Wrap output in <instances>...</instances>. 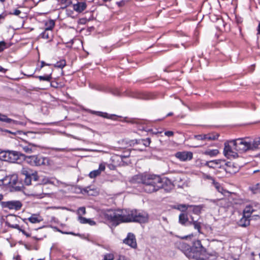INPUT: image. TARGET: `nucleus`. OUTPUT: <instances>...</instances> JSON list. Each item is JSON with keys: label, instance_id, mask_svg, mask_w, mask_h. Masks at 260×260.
Listing matches in <instances>:
<instances>
[{"label": "nucleus", "instance_id": "nucleus-51", "mask_svg": "<svg viewBox=\"0 0 260 260\" xmlns=\"http://www.w3.org/2000/svg\"><path fill=\"white\" fill-rule=\"evenodd\" d=\"M41 67H40V69L43 68L45 66H50V64H47L46 63L45 61H42L41 62Z\"/></svg>", "mask_w": 260, "mask_h": 260}, {"label": "nucleus", "instance_id": "nucleus-7", "mask_svg": "<svg viewBox=\"0 0 260 260\" xmlns=\"http://www.w3.org/2000/svg\"><path fill=\"white\" fill-rule=\"evenodd\" d=\"M24 158L27 162L32 166H39L45 164L46 158L40 155L25 156Z\"/></svg>", "mask_w": 260, "mask_h": 260}, {"label": "nucleus", "instance_id": "nucleus-62", "mask_svg": "<svg viewBox=\"0 0 260 260\" xmlns=\"http://www.w3.org/2000/svg\"><path fill=\"white\" fill-rule=\"evenodd\" d=\"M4 196L2 194H0V201L3 199Z\"/></svg>", "mask_w": 260, "mask_h": 260}, {"label": "nucleus", "instance_id": "nucleus-44", "mask_svg": "<svg viewBox=\"0 0 260 260\" xmlns=\"http://www.w3.org/2000/svg\"><path fill=\"white\" fill-rule=\"evenodd\" d=\"M40 183L42 184H51L52 182L50 181L48 177H44L40 181Z\"/></svg>", "mask_w": 260, "mask_h": 260}, {"label": "nucleus", "instance_id": "nucleus-1", "mask_svg": "<svg viewBox=\"0 0 260 260\" xmlns=\"http://www.w3.org/2000/svg\"><path fill=\"white\" fill-rule=\"evenodd\" d=\"M104 216L115 226L122 222L145 223L148 220L146 212L137 210H108L104 212Z\"/></svg>", "mask_w": 260, "mask_h": 260}, {"label": "nucleus", "instance_id": "nucleus-17", "mask_svg": "<svg viewBox=\"0 0 260 260\" xmlns=\"http://www.w3.org/2000/svg\"><path fill=\"white\" fill-rule=\"evenodd\" d=\"M144 177L145 174H138L134 176L131 179V182L133 183H144Z\"/></svg>", "mask_w": 260, "mask_h": 260}, {"label": "nucleus", "instance_id": "nucleus-45", "mask_svg": "<svg viewBox=\"0 0 260 260\" xmlns=\"http://www.w3.org/2000/svg\"><path fill=\"white\" fill-rule=\"evenodd\" d=\"M105 169V165L103 163L100 164L99 165L98 171H100V173H101L102 171H104Z\"/></svg>", "mask_w": 260, "mask_h": 260}, {"label": "nucleus", "instance_id": "nucleus-13", "mask_svg": "<svg viewBox=\"0 0 260 260\" xmlns=\"http://www.w3.org/2000/svg\"><path fill=\"white\" fill-rule=\"evenodd\" d=\"M123 242L132 248H135L137 246L135 236L132 233H129L127 235L126 238L124 240Z\"/></svg>", "mask_w": 260, "mask_h": 260}, {"label": "nucleus", "instance_id": "nucleus-42", "mask_svg": "<svg viewBox=\"0 0 260 260\" xmlns=\"http://www.w3.org/2000/svg\"><path fill=\"white\" fill-rule=\"evenodd\" d=\"M59 2L61 4L64 5V6L62 7V8H66L72 4V2L70 0H60Z\"/></svg>", "mask_w": 260, "mask_h": 260}, {"label": "nucleus", "instance_id": "nucleus-37", "mask_svg": "<svg viewBox=\"0 0 260 260\" xmlns=\"http://www.w3.org/2000/svg\"><path fill=\"white\" fill-rule=\"evenodd\" d=\"M89 112L91 114H95L101 117H107L108 114L107 113H103L100 111H95L92 110H90Z\"/></svg>", "mask_w": 260, "mask_h": 260}, {"label": "nucleus", "instance_id": "nucleus-60", "mask_svg": "<svg viewBox=\"0 0 260 260\" xmlns=\"http://www.w3.org/2000/svg\"><path fill=\"white\" fill-rule=\"evenodd\" d=\"M5 15H4L3 14H0V20L1 19L4 20L5 19Z\"/></svg>", "mask_w": 260, "mask_h": 260}, {"label": "nucleus", "instance_id": "nucleus-34", "mask_svg": "<svg viewBox=\"0 0 260 260\" xmlns=\"http://www.w3.org/2000/svg\"><path fill=\"white\" fill-rule=\"evenodd\" d=\"M55 23L53 20H50L48 22L46 23V27L45 29L52 31V29L54 27Z\"/></svg>", "mask_w": 260, "mask_h": 260}, {"label": "nucleus", "instance_id": "nucleus-22", "mask_svg": "<svg viewBox=\"0 0 260 260\" xmlns=\"http://www.w3.org/2000/svg\"><path fill=\"white\" fill-rule=\"evenodd\" d=\"M29 221L32 223H39L43 220V218L38 214H32L28 218Z\"/></svg>", "mask_w": 260, "mask_h": 260}, {"label": "nucleus", "instance_id": "nucleus-64", "mask_svg": "<svg viewBox=\"0 0 260 260\" xmlns=\"http://www.w3.org/2000/svg\"><path fill=\"white\" fill-rule=\"evenodd\" d=\"M23 234L26 235L27 237H29V235L27 234L25 232V234Z\"/></svg>", "mask_w": 260, "mask_h": 260}, {"label": "nucleus", "instance_id": "nucleus-48", "mask_svg": "<svg viewBox=\"0 0 260 260\" xmlns=\"http://www.w3.org/2000/svg\"><path fill=\"white\" fill-rule=\"evenodd\" d=\"M165 135L168 137H171L174 135V133L172 131H166L165 132Z\"/></svg>", "mask_w": 260, "mask_h": 260}, {"label": "nucleus", "instance_id": "nucleus-4", "mask_svg": "<svg viewBox=\"0 0 260 260\" xmlns=\"http://www.w3.org/2000/svg\"><path fill=\"white\" fill-rule=\"evenodd\" d=\"M231 144L234 147L235 151L239 153L245 152L250 149V139L239 138L231 141Z\"/></svg>", "mask_w": 260, "mask_h": 260}, {"label": "nucleus", "instance_id": "nucleus-43", "mask_svg": "<svg viewBox=\"0 0 260 260\" xmlns=\"http://www.w3.org/2000/svg\"><path fill=\"white\" fill-rule=\"evenodd\" d=\"M86 209L84 207H80L77 211V213L79 216H82L86 214Z\"/></svg>", "mask_w": 260, "mask_h": 260}, {"label": "nucleus", "instance_id": "nucleus-58", "mask_svg": "<svg viewBox=\"0 0 260 260\" xmlns=\"http://www.w3.org/2000/svg\"><path fill=\"white\" fill-rule=\"evenodd\" d=\"M113 94L114 95H119V92L117 90H116L114 92H113Z\"/></svg>", "mask_w": 260, "mask_h": 260}, {"label": "nucleus", "instance_id": "nucleus-3", "mask_svg": "<svg viewBox=\"0 0 260 260\" xmlns=\"http://www.w3.org/2000/svg\"><path fill=\"white\" fill-rule=\"evenodd\" d=\"M144 191L152 193L163 187V182L160 176L154 174H145L144 177Z\"/></svg>", "mask_w": 260, "mask_h": 260}, {"label": "nucleus", "instance_id": "nucleus-20", "mask_svg": "<svg viewBox=\"0 0 260 260\" xmlns=\"http://www.w3.org/2000/svg\"><path fill=\"white\" fill-rule=\"evenodd\" d=\"M78 220L81 224H88L90 225H94L96 222L90 218H86L82 216H78Z\"/></svg>", "mask_w": 260, "mask_h": 260}, {"label": "nucleus", "instance_id": "nucleus-12", "mask_svg": "<svg viewBox=\"0 0 260 260\" xmlns=\"http://www.w3.org/2000/svg\"><path fill=\"white\" fill-rule=\"evenodd\" d=\"M20 156L24 158L25 155L19 152L15 151H9L8 161L14 162L16 161Z\"/></svg>", "mask_w": 260, "mask_h": 260}, {"label": "nucleus", "instance_id": "nucleus-36", "mask_svg": "<svg viewBox=\"0 0 260 260\" xmlns=\"http://www.w3.org/2000/svg\"><path fill=\"white\" fill-rule=\"evenodd\" d=\"M219 153L217 149L210 150L206 151L205 154L211 156H214L217 155Z\"/></svg>", "mask_w": 260, "mask_h": 260}, {"label": "nucleus", "instance_id": "nucleus-15", "mask_svg": "<svg viewBox=\"0 0 260 260\" xmlns=\"http://www.w3.org/2000/svg\"><path fill=\"white\" fill-rule=\"evenodd\" d=\"M225 166V170L226 172H229L230 173H235L238 170V168L235 166V164L231 161H228L227 162L223 163Z\"/></svg>", "mask_w": 260, "mask_h": 260}, {"label": "nucleus", "instance_id": "nucleus-39", "mask_svg": "<svg viewBox=\"0 0 260 260\" xmlns=\"http://www.w3.org/2000/svg\"><path fill=\"white\" fill-rule=\"evenodd\" d=\"M100 171H98V170H93L92 171H91L89 174V176L91 178H94L95 177H96V176H99V175H100Z\"/></svg>", "mask_w": 260, "mask_h": 260}, {"label": "nucleus", "instance_id": "nucleus-52", "mask_svg": "<svg viewBox=\"0 0 260 260\" xmlns=\"http://www.w3.org/2000/svg\"><path fill=\"white\" fill-rule=\"evenodd\" d=\"M118 260H129V259L124 256L120 255V256H119V257Z\"/></svg>", "mask_w": 260, "mask_h": 260}, {"label": "nucleus", "instance_id": "nucleus-46", "mask_svg": "<svg viewBox=\"0 0 260 260\" xmlns=\"http://www.w3.org/2000/svg\"><path fill=\"white\" fill-rule=\"evenodd\" d=\"M137 98L139 99H148V97H146V95L143 93H139L137 96H135Z\"/></svg>", "mask_w": 260, "mask_h": 260}, {"label": "nucleus", "instance_id": "nucleus-26", "mask_svg": "<svg viewBox=\"0 0 260 260\" xmlns=\"http://www.w3.org/2000/svg\"><path fill=\"white\" fill-rule=\"evenodd\" d=\"M188 221L187 214L186 213H181L179 216V222L182 225H185Z\"/></svg>", "mask_w": 260, "mask_h": 260}, {"label": "nucleus", "instance_id": "nucleus-8", "mask_svg": "<svg viewBox=\"0 0 260 260\" xmlns=\"http://www.w3.org/2000/svg\"><path fill=\"white\" fill-rule=\"evenodd\" d=\"M234 147L231 144V141L228 143H225L223 153L224 155L228 158H236L238 153L235 151Z\"/></svg>", "mask_w": 260, "mask_h": 260}, {"label": "nucleus", "instance_id": "nucleus-9", "mask_svg": "<svg viewBox=\"0 0 260 260\" xmlns=\"http://www.w3.org/2000/svg\"><path fill=\"white\" fill-rule=\"evenodd\" d=\"M175 156L180 160L185 161L192 159L193 154L190 151H180L176 152Z\"/></svg>", "mask_w": 260, "mask_h": 260}, {"label": "nucleus", "instance_id": "nucleus-25", "mask_svg": "<svg viewBox=\"0 0 260 260\" xmlns=\"http://www.w3.org/2000/svg\"><path fill=\"white\" fill-rule=\"evenodd\" d=\"M41 38L45 39H51L53 36V32L51 30L45 29L40 35Z\"/></svg>", "mask_w": 260, "mask_h": 260}, {"label": "nucleus", "instance_id": "nucleus-63", "mask_svg": "<svg viewBox=\"0 0 260 260\" xmlns=\"http://www.w3.org/2000/svg\"><path fill=\"white\" fill-rule=\"evenodd\" d=\"M173 115V113L170 112L167 114V116H170Z\"/></svg>", "mask_w": 260, "mask_h": 260}, {"label": "nucleus", "instance_id": "nucleus-28", "mask_svg": "<svg viewBox=\"0 0 260 260\" xmlns=\"http://www.w3.org/2000/svg\"><path fill=\"white\" fill-rule=\"evenodd\" d=\"M0 121L6 122L7 123H14L15 120L8 118L7 115L0 113Z\"/></svg>", "mask_w": 260, "mask_h": 260}, {"label": "nucleus", "instance_id": "nucleus-47", "mask_svg": "<svg viewBox=\"0 0 260 260\" xmlns=\"http://www.w3.org/2000/svg\"><path fill=\"white\" fill-rule=\"evenodd\" d=\"M21 13V11L19 10H15L13 12H10V14L18 16Z\"/></svg>", "mask_w": 260, "mask_h": 260}, {"label": "nucleus", "instance_id": "nucleus-50", "mask_svg": "<svg viewBox=\"0 0 260 260\" xmlns=\"http://www.w3.org/2000/svg\"><path fill=\"white\" fill-rule=\"evenodd\" d=\"M53 149L56 151H66L67 150V148H54Z\"/></svg>", "mask_w": 260, "mask_h": 260}, {"label": "nucleus", "instance_id": "nucleus-49", "mask_svg": "<svg viewBox=\"0 0 260 260\" xmlns=\"http://www.w3.org/2000/svg\"><path fill=\"white\" fill-rule=\"evenodd\" d=\"M50 85L51 87H54V88H57L58 87V83L56 82L51 81L50 83Z\"/></svg>", "mask_w": 260, "mask_h": 260}, {"label": "nucleus", "instance_id": "nucleus-55", "mask_svg": "<svg viewBox=\"0 0 260 260\" xmlns=\"http://www.w3.org/2000/svg\"><path fill=\"white\" fill-rule=\"evenodd\" d=\"M124 3L123 1H121L119 2H117V4L118 5V6L121 7L122 6L124 5Z\"/></svg>", "mask_w": 260, "mask_h": 260}, {"label": "nucleus", "instance_id": "nucleus-31", "mask_svg": "<svg viewBox=\"0 0 260 260\" xmlns=\"http://www.w3.org/2000/svg\"><path fill=\"white\" fill-rule=\"evenodd\" d=\"M6 225L12 229H15L18 230L19 231H21L23 234H25V231L22 230L19 226V225L18 224H11L8 221H6Z\"/></svg>", "mask_w": 260, "mask_h": 260}, {"label": "nucleus", "instance_id": "nucleus-19", "mask_svg": "<svg viewBox=\"0 0 260 260\" xmlns=\"http://www.w3.org/2000/svg\"><path fill=\"white\" fill-rule=\"evenodd\" d=\"M251 150H255L260 149V138H256L253 140L250 139Z\"/></svg>", "mask_w": 260, "mask_h": 260}, {"label": "nucleus", "instance_id": "nucleus-56", "mask_svg": "<svg viewBox=\"0 0 260 260\" xmlns=\"http://www.w3.org/2000/svg\"><path fill=\"white\" fill-rule=\"evenodd\" d=\"M6 71V70L0 66V72L5 73Z\"/></svg>", "mask_w": 260, "mask_h": 260}, {"label": "nucleus", "instance_id": "nucleus-59", "mask_svg": "<svg viewBox=\"0 0 260 260\" xmlns=\"http://www.w3.org/2000/svg\"><path fill=\"white\" fill-rule=\"evenodd\" d=\"M257 31H258V32H257V35L260 34V22H259L258 27H257Z\"/></svg>", "mask_w": 260, "mask_h": 260}, {"label": "nucleus", "instance_id": "nucleus-2", "mask_svg": "<svg viewBox=\"0 0 260 260\" xmlns=\"http://www.w3.org/2000/svg\"><path fill=\"white\" fill-rule=\"evenodd\" d=\"M180 248L184 254L190 259L206 260L208 258L206 248L203 246L200 240L193 242L191 247L186 243L180 244Z\"/></svg>", "mask_w": 260, "mask_h": 260}, {"label": "nucleus", "instance_id": "nucleus-53", "mask_svg": "<svg viewBox=\"0 0 260 260\" xmlns=\"http://www.w3.org/2000/svg\"><path fill=\"white\" fill-rule=\"evenodd\" d=\"M62 234H68V235H76L73 232H61Z\"/></svg>", "mask_w": 260, "mask_h": 260}, {"label": "nucleus", "instance_id": "nucleus-57", "mask_svg": "<svg viewBox=\"0 0 260 260\" xmlns=\"http://www.w3.org/2000/svg\"><path fill=\"white\" fill-rule=\"evenodd\" d=\"M215 187L217 189V190L219 191H220V187L219 186V184L218 183H216L215 184Z\"/></svg>", "mask_w": 260, "mask_h": 260}, {"label": "nucleus", "instance_id": "nucleus-40", "mask_svg": "<svg viewBox=\"0 0 260 260\" xmlns=\"http://www.w3.org/2000/svg\"><path fill=\"white\" fill-rule=\"evenodd\" d=\"M9 46L5 41H0V52H3L5 49L8 48Z\"/></svg>", "mask_w": 260, "mask_h": 260}, {"label": "nucleus", "instance_id": "nucleus-11", "mask_svg": "<svg viewBox=\"0 0 260 260\" xmlns=\"http://www.w3.org/2000/svg\"><path fill=\"white\" fill-rule=\"evenodd\" d=\"M19 146L27 153L34 152L37 149V146L30 143L24 142L20 144Z\"/></svg>", "mask_w": 260, "mask_h": 260}, {"label": "nucleus", "instance_id": "nucleus-32", "mask_svg": "<svg viewBox=\"0 0 260 260\" xmlns=\"http://www.w3.org/2000/svg\"><path fill=\"white\" fill-rule=\"evenodd\" d=\"M189 205L186 204H179L175 207V208L181 211V212H185L189 208Z\"/></svg>", "mask_w": 260, "mask_h": 260}, {"label": "nucleus", "instance_id": "nucleus-16", "mask_svg": "<svg viewBox=\"0 0 260 260\" xmlns=\"http://www.w3.org/2000/svg\"><path fill=\"white\" fill-rule=\"evenodd\" d=\"M87 5L85 2H79L73 5V8L74 11L78 13H81L86 8Z\"/></svg>", "mask_w": 260, "mask_h": 260}, {"label": "nucleus", "instance_id": "nucleus-61", "mask_svg": "<svg viewBox=\"0 0 260 260\" xmlns=\"http://www.w3.org/2000/svg\"><path fill=\"white\" fill-rule=\"evenodd\" d=\"M192 236H193V235L191 234V235H189L188 236H184V237H182V239H187L188 237H192Z\"/></svg>", "mask_w": 260, "mask_h": 260}, {"label": "nucleus", "instance_id": "nucleus-14", "mask_svg": "<svg viewBox=\"0 0 260 260\" xmlns=\"http://www.w3.org/2000/svg\"><path fill=\"white\" fill-rule=\"evenodd\" d=\"M224 162V160L221 159H215L206 161L205 165L210 168H215L216 167L220 168L221 167V164H223Z\"/></svg>", "mask_w": 260, "mask_h": 260}, {"label": "nucleus", "instance_id": "nucleus-29", "mask_svg": "<svg viewBox=\"0 0 260 260\" xmlns=\"http://www.w3.org/2000/svg\"><path fill=\"white\" fill-rule=\"evenodd\" d=\"M10 187L17 188L16 184L18 182V179L17 176L15 175L10 176Z\"/></svg>", "mask_w": 260, "mask_h": 260}, {"label": "nucleus", "instance_id": "nucleus-30", "mask_svg": "<svg viewBox=\"0 0 260 260\" xmlns=\"http://www.w3.org/2000/svg\"><path fill=\"white\" fill-rule=\"evenodd\" d=\"M151 142L150 139L148 138L146 139H140L139 140H136V143L138 144H142L145 147H148L149 146Z\"/></svg>", "mask_w": 260, "mask_h": 260}, {"label": "nucleus", "instance_id": "nucleus-38", "mask_svg": "<svg viewBox=\"0 0 260 260\" xmlns=\"http://www.w3.org/2000/svg\"><path fill=\"white\" fill-rule=\"evenodd\" d=\"M66 65V62L65 60H61L59 61H57L55 64L54 67L58 68H63Z\"/></svg>", "mask_w": 260, "mask_h": 260}, {"label": "nucleus", "instance_id": "nucleus-21", "mask_svg": "<svg viewBox=\"0 0 260 260\" xmlns=\"http://www.w3.org/2000/svg\"><path fill=\"white\" fill-rule=\"evenodd\" d=\"M250 217L243 215V217L239 221L238 224L242 227H246L250 224Z\"/></svg>", "mask_w": 260, "mask_h": 260}, {"label": "nucleus", "instance_id": "nucleus-18", "mask_svg": "<svg viewBox=\"0 0 260 260\" xmlns=\"http://www.w3.org/2000/svg\"><path fill=\"white\" fill-rule=\"evenodd\" d=\"M53 72V69L49 67L48 68V74L47 75H45L44 76H34V77L38 78L40 80L42 81H46L50 82L51 79H52V73Z\"/></svg>", "mask_w": 260, "mask_h": 260}, {"label": "nucleus", "instance_id": "nucleus-54", "mask_svg": "<svg viewBox=\"0 0 260 260\" xmlns=\"http://www.w3.org/2000/svg\"><path fill=\"white\" fill-rule=\"evenodd\" d=\"M236 22L238 24H240V23H242V20L241 18L236 17Z\"/></svg>", "mask_w": 260, "mask_h": 260}, {"label": "nucleus", "instance_id": "nucleus-5", "mask_svg": "<svg viewBox=\"0 0 260 260\" xmlns=\"http://www.w3.org/2000/svg\"><path fill=\"white\" fill-rule=\"evenodd\" d=\"M21 174L24 176V182L26 185L31 184V181H37L39 180V177L36 171H32L28 168H22Z\"/></svg>", "mask_w": 260, "mask_h": 260}, {"label": "nucleus", "instance_id": "nucleus-35", "mask_svg": "<svg viewBox=\"0 0 260 260\" xmlns=\"http://www.w3.org/2000/svg\"><path fill=\"white\" fill-rule=\"evenodd\" d=\"M10 176H6L4 179L1 180L0 182L2 184L5 186H9L10 187Z\"/></svg>", "mask_w": 260, "mask_h": 260}, {"label": "nucleus", "instance_id": "nucleus-6", "mask_svg": "<svg viewBox=\"0 0 260 260\" xmlns=\"http://www.w3.org/2000/svg\"><path fill=\"white\" fill-rule=\"evenodd\" d=\"M0 204L2 208L9 210L18 211L22 206V204L20 201L12 200L6 202H1Z\"/></svg>", "mask_w": 260, "mask_h": 260}, {"label": "nucleus", "instance_id": "nucleus-10", "mask_svg": "<svg viewBox=\"0 0 260 260\" xmlns=\"http://www.w3.org/2000/svg\"><path fill=\"white\" fill-rule=\"evenodd\" d=\"M219 137L218 134H208L206 135H194V138L197 140H215L217 139Z\"/></svg>", "mask_w": 260, "mask_h": 260}, {"label": "nucleus", "instance_id": "nucleus-27", "mask_svg": "<svg viewBox=\"0 0 260 260\" xmlns=\"http://www.w3.org/2000/svg\"><path fill=\"white\" fill-rule=\"evenodd\" d=\"M203 205H189V208H192V212L196 214H199L203 208Z\"/></svg>", "mask_w": 260, "mask_h": 260}, {"label": "nucleus", "instance_id": "nucleus-24", "mask_svg": "<svg viewBox=\"0 0 260 260\" xmlns=\"http://www.w3.org/2000/svg\"><path fill=\"white\" fill-rule=\"evenodd\" d=\"M191 221H189L190 224H192L194 229L197 230L199 233H202L201 232V223L198 220H194L193 218L191 217Z\"/></svg>", "mask_w": 260, "mask_h": 260}, {"label": "nucleus", "instance_id": "nucleus-41", "mask_svg": "<svg viewBox=\"0 0 260 260\" xmlns=\"http://www.w3.org/2000/svg\"><path fill=\"white\" fill-rule=\"evenodd\" d=\"M103 257V260H113L114 258V256L113 253H106L104 255Z\"/></svg>", "mask_w": 260, "mask_h": 260}, {"label": "nucleus", "instance_id": "nucleus-23", "mask_svg": "<svg viewBox=\"0 0 260 260\" xmlns=\"http://www.w3.org/2000/svg\"><path fill=\"white\" fill-rule=\"evenodd\" d=\"M256 210L253 208V205L246 206L243 210V215L250 217L251 214Z\"/></svg>", "mask_w": 260, "mask_h": 260}, {"label": "nucleus", "instance_id": "nucleus-33", "mask_svg": "<svg viewBox=\"0 0 260 260\" xmlns=\"http://www.w3.org/2000/svg\"><path fill=\"white\" fill-rule=\"evenodd\" d=\"M9 151V150L1 151L0 152V158L4 161H8Z\"/></svg>", "mask_w": 260, "mask_h": 260}]
</instances>
